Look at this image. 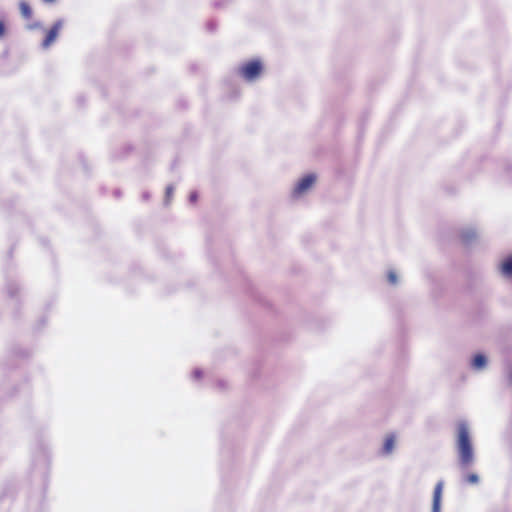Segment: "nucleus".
<instances>
[{
    "instance_id": "nucleus-5",
    "label": "nucleus",
    "mask_w": 512,
    "mask_h": 512,
    "mask_svg": "<svg viewBox=\"0 0 512 512\" xmlns=\"http://www.w3.org/2000/svg\"><path fill=\"white\" fill-rule=\"evenodd\" d=\"M442 490H443V483L438 482L434 488V493H433V512H439V510H440Z\"/></svg>"
},
{
    "instance_id": "nucleus-8",
    "label": "nucleus",
    "mask_w": 512,
    "mask_h": 512,
    "mask_svg": "<svg viewBox=\"0 0 512 512\" xmlns=\"http://www.w3.org/2000/svg\"><path fill=\"white\" fill-rule=\"evenodd\" d=\"M395 444L394 436L390 435L385 439L383 450L385 453H391Z\"/></svg>"
},
{
    "instance_id": "nucleus-13",
    "label": "nucleus",
    "mask_w": 512,
    "mask_h": 512,
    "mask_svg": "<svg viewBox=\"0 0 512 512\" xmlns=\"http://www.w3.org/2000/svg\"><path fill=\"white\" fill-rule=\"evenodd\" d=\"M5 34V24L3 21H0V38H2Z\"/></svg>"
},
{
    "instance_id": "nucleus-10",
    "label": "nucleus",
    "mask_w": 512,
    "mask_h": 512,
    "mask_svg": "<svg viewBox=\"0 0 512 512\" xmlns=\"http://www.w3.org/2000/svg\"><path fill=\"white\" fill-rule=\"evenodd\" d=\"M466 482L469 483V484H477L478 481H479V478L477 476V474L475 473H470L466 476L465 478Z\"/></svg>"
},
{
    "instance_id": "nucleus-6",
    "label": "nucleus",
    "mask_w": 512,
    "mask_h": 512,
    "mask_svg": "<svg viewBox=\"0 0 512 512\" xmlns=\"http://www.w3.org/2000/svg\"><path fill=\"white\" fill-rule=\"evenodd\" d=\"M19 10L24 19L30 20L32 18V15H33L32 9L26 1L19 2Z\"/></svg>"
},
{
    "instance_id": "nucleus-14",
    "label": "nucleus",
    "mask_w": 512,
    "mask_h": 512,
    "mask_svg": "<svg viewBox=\"0 0 512 512\" xmlns=\"http://www.w3.org/2000/svg\"><path fill=\"white\" fill-rule=\"evenodd\" d=\"M45 3H53L55 2L56 0H43Z\"/></svg>"
},
{
    "instance_id": "nucleus-4",
    "label": "nucleus",
    "mask_w": 512,
    "mask_h": 512,
    "mask_svg": "<svg viewBox=\"0 0 512 512\" xmlns=\"http://www.w3.org/2000/svg\"><path fill=\"white\" fill-rule=\"evenodd\" d=\"M315 181L316 176L314 174H308L304 176L294 187L293 196L299 197L305 192H307L314 185Z\"/></svg>"
},
{
    "instance_id": "nucleus-12",
    "label": "nucleus",
    "mask_w": 512,
    "mask_h": 512,
    "mask_svg": "<svg viewBox=\"0 0 512 512\" xmlns=\"http://www.w3.org/2000/svg\"><path fill=\"white\" fill-rule=\"evenodd\" d=\"M461 238H462L463 242H467L468 240L475 238V233L474 232L463 233L461 235Z\"/></svg>"
},
{
    "instance_id": "nucleus-3",
    "label": "nucleus",
    "mask_w": 512,
    "mask_h": 512,
    "mask_svg": "<svg viewBox=\"0 0 512 512\" xmlns=\"http://www.w3.org/2000/svg\"><path fill=\"white\" fill-rule=\"evenodd\" d=\"M64 21L62 19L57 20L49 30H47L45 38L42 42V47L49 48L59 36L61 29L63 28Z\"/></svg>"
},
{
    "instance_id": "nucleus-7",
    "label": "nucleus",
    "mask_w": 512,
    "mask_h": 512,
    "mask_svg": "<svg viewBox=\"0 0 512 512\" xmlns=\"http://www.w3.org/2000/svg\"><path fill=\"white\" fill-rule=\"evenodd\" d=\"M501 273L507 277H512V255L508 256L501 264Z\"/></svg>"
},
{
    "instance_id": "nucleus-2",
    "label": "nucleus",
    "mask_w": 512,
    "mask_h": 512,
    "mask_svg": "<svg viewBox=\"0 0 512 512\" xmlns=\"http://www.w3.org/2000/svg\"><path fill=\"white\" fill-rule=\"evenodd\" d=\"M263 67L260 60H251L239 67V74L247 81H254L262 73Z\"/></svg>"
},
{
    "instance_id": "nucleus-9",
    "label": "nucleus",
    "mask_w": 512,
    "mask_h": 512,
    "mask_svg": "<svg viewBox=\"0 0 512 512\" xmlns=\"http://www.w3.org/2000/svg\"><path fill=\"white\" fill-rule=\"evenodd\" d=\"M486 364V358L485 356L481 355V354H478L474 357L473 359V366L476 368V369H481L485 366Z\"/></svg>"
},
{
    "instance_id": "nucleus-1",
    "label": "nucleus",
    "mask_w": 512,
    "mask_h": 512,
    "mask_svg": "<svg viewBox=\"0 0 512 512\" xmlns=\"http://www.w3.org/2000/svg\"><path fill=\"white\" fill-rule=\"evenodd\" d=\"M457 448L460 465L468 468L473 463L474 455L469 428L465 422H460L457 426Z\"/></svg>"
},
{
    "instance_id": "nucleus-11",
    "label": "nucleus",
    "mask_w": 512,
    "mask_h": 512,
    "mask_svg": "<svg viewBox=\"0 0 512 512\" xmlns=\"http://www.w3.org/2000/svg\"><path fill=\"white\" fill-rule=\"evenodd\" d=\"M387 279L389 281V283L391 284H396L397 283V275L395 272L393 271H390L387 275Z\"/></svg>"
}]
</instances>
